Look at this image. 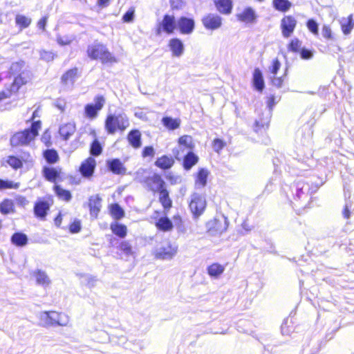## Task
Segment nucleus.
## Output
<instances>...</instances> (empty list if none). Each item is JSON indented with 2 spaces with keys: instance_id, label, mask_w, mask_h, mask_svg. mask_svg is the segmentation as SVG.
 <instances>
[{
  "instance_id": "nucleus-31",
  "label": "nucleus",
  "mask_w": 354,
  "mask_h": 354,
  "mask_svg": "<svg viewBox=\"0 0 354 354\" xmlns=\"http://www.w3.org/2000/svg\"><path fill=\"white\" fill-rule=\"evenodd\" d=\"M110 229L114 234L120 238L123 239L127 236V228L123 224L117 222L112 223L110 225Z\"/></svg>"
},
{
  "instance_id": "nucleus-38",
  "label": "nucleus",
  "mask_w": 354,
  "mask_h": 354,
  "mask_svg": "<svg viewBox=\"0 0 354 354\" xmlns=\"http://www.w3.org/2000/svg\"><path fill=\"white\" fill-rule=\"evenodd\" d=\"M272 3L277 10L283 12H287L292 6L289 0H273Z\"/></svg>"
},
{
  "instance_id": "nucleus-47",
  "label": "nucleus",
  "mask_w": 354,
  "mask_h": 354,
  "mask_svg": "<svg viewBox=\"0 0 354 354\" xmlns=\"http://www.w3.org/2000/svg\"><path fill=\"white\" fill-rule=\"evenodd\" d=\"M102 151V147L98 140L95 139L91 145L90 153L93 156H98Z\"/></svg>"
},
{
  "instance_id": "nucleus-6",
  "label": "nucleus",
  "mask_w": 354,
  "mask_h": 354,
  "mask_svg": "<svg viewBox=\"0 0 354 354\" xmlns=\"http://www.w3.org/2000/svg\"><path fill=\"white\" fill-rule=\"evenodd\" d=\"M178 252V246L172 244L169 240L165 241L155 250L156 258L162 260L171 259Z\"/></svg>"
},
{
  "instance_id": "nucleus-9",
  "label": "nucleus",
  "mask_w": 354,
  "mask_h": 354,
  "mask_svg": "<svg viewBox=\"0 0 354 354\" xmlns=\"http://www.w3.org/2000/svg\"><path fill=\"white\" fill-rule=\"evenodd\" d=\"M228 225L227 218L222 215L208 223L209 231L213 234H221L227 230Z\"/></svg>"
},
{
  "instance_id": "nucleus-53",
  "label": "nucleus",
  "mask_w": 354,
  "mask_h": 354,
  "mask_svg": "<svg viewBox=\"0 0 354 354\" xmlns=\"http://www.w3.org/2000/svg\"><path fill=\"white\" fill-rule=\"evenodd\" d=\"M73 39H74V38L73 37L68 36V35H65V36L57 35V42L60 46L69 45L73 41Z\"/></svg>"
},
{
  "instance_id": "nucleus-27",
  "label": "nucleus",
  "mask_w": 354,
  "mask_h": 354,
  "mask_svg": "<svg viewBox=\"0 0 354 354\" xmlns=\"http://www.w3.org/2000/svg\"><path fill=\"white\" fill-rule=\"evenodd\" d=\"M256 17L254 10L250 7L245 8L241 13L237 15L239 20L244 22H252Z\"/></svg>"
},
{
  "instance_id": "nucleus-36",
  "label": "nucleus",
  "mask_w": 354,
  "mask_h": 354,
  "mask_svg": "<svg viewBox=\"0 0 354 354\" xmlns=\"http://www.w3.org/2000/svg\"><path fill=\"white\" fill-rule=\"evenodd\" d=\"M340 24L343 33L346 35L350 34L354 26L353 15H350L347 19H342Z\"/></svg>"
},
{
  "instance_id": "nucleus-1",
  "label": "nucleus",
  "mask_w": 354,
  "mask_h": 354,
  "mask_svg": "<svg viewBox=\"0 0 354 354\" xmlns=\"http://www.w3.org/2000/svg\"><path fill=\"white\" fill-rule=\"evenodd\" d=\"M25 62L19 61L14 62L10 68V74L15 76L14 81L10 86V91L17 92L19 88L26 84L31 77L30 72L25 68Z\"/></svg>"
},
{
  "instance_id": "nucleus-52",
  "label": "nucleus",
  "mask_w": 354,
  "mask_h": 354,
  "mask_svg": "<svg viewBox=\"0 0 354 354\" xmlns=\"http://www.w3.org/2000/svg\"><path fill=\"white\" fill-rule=\"evenodd\" d=\"M7 162L10 166L15 169L22 167V162L19 158L15 156H9Z\"/></svg>"
},
{
  "instance_id": "nucleus-46",
  "label": "nucleus",
  "mask_w": 354,
  "mask_h": 354,
  "mask_svg": "<svg viewBox=\"0 0 354 354\" xmlns=\"http://www.w3.org/2000/svg\"><path fill=\"white\" fill-rule=\"evenodd\" d=\"M31 21L30 18L23 15H17L15 17L16 24L21 29L28 28L30 25Z\"/></svg>"
},
{
  "instance_id": "nucleus-64",
  "label": "nucleus",
  "mask_w": 354,
  "mask_h": 354,
  "mask_svg": "<svg viewBox=\"0 0 354 354\" xmlns=\"http://www.w3.org/2000/svg\"><path fill=\"white\" fill-rule=\"evenodd\" d=\"M55 106L61 111H64L66 108V102L63 99H57L54 103Z\"/></svg>"
},
{
  "instance_id": "nucleus-26",
  "label": "nucleus",
  "mask_w": 354,
  "mask_h": 354,
  "mask_svg": "<svg viewBox=\"0 0 354 354\" xmlns=\"http://www.w3.org/2000/svg\"><path fill=\"white\" fill-rule=\"evenodd\" d=\"M127 139L133 147L139 148L141 146V133L139 130L134 129L129 131Z\"/></svg>"
},
{
  "instance_id": "nucleus-50",
  "label": "nucleus",
  "mask_w": 354,
  "mask_h": 354,
  "mask_svg": "<svg viewBox=\"0 0 354 354\" xmlns=\"http://www.w3.org/2000/svg\"><path fill=\"white\" fill-rule=\"evenodd\" d=\"M322 34L324 38L327 40H334V35L329 25L324 24L322 28Z\"/></svg>"
},
{
  "instance_id": "nucleus-41",
  "label": "nucleus",
  "mask_w": 354,
  "mask_h": 354,
  "mask_svg": "<svg viewBox=\"0 0 354 354\" xmlns=\"http://www.w3.org/2000/svg\"><path fill=\"white\" fill-rule=\"evenodd\" d=\"M162 124L170 130H175L180 126V120L178 119H174L171 117H164L162 119Z\"/></svg>"
},
{
  "instance_id": "nucleus-10",
  "label": "nucleus",
  "mask_w": 354,
  "mask_h": 354,
  "mask_svg": "<svg viewBox=\"0 0 354 354\" xmlns=\"http://www.w3.org/2000/svg\"><path fill=\"white\" fill-rule=\"evenodd\" d=\"M94 104H88L85 106V115L91 119L97 117V113L100 111L105 103V99L102 95H97L94 99Z\"/></svg>"
},
{
  "instance_id": "nucleus-39",
  "label": "nucleus",
  "mask_w": 354,
  "mask_h": 354,
  "mask_svg": "<svg viewBox=\"0 0 354 354\" xmlns=\"http://www.w3.org/2000/svg\"><path fill=\"white\" fill-rule=\"evenodd\" d=\"M156 225L159 230L164 232L169 231L173 228V223L167 217H161Z\"/></svg>"
},
{
  "instance_id": "nucleus-13",
  "label": "nucleus",
  "mask_w": 354,
  "mask_h": 354,
  "mask_svg": "<svg viewBox=\"0 0 354 354\" xmlns=\"http://www.w3.org/2000/svg\"><path fill=\"white\" fill-rule=\"evenodd\" d=\"M145 183L148 189L153 192H158L165 187V181L162 180L161 176L157 174H153L152 176L146 178Z\"/></svg>"
},
{
  "instance_id": "nucleus-30",
  "label": "nucleus",
  "mask_w": 354,
  "mask_h": 354,
  "mask_svg": "<svg viewBox=\"0 0 354 354\" xmlns=\"http://www.w3.org/2000/svg\"><path fill=\"white\" fill-rule=\"evenodd\" d=\"M77 75V68H74L67 71L62 76V82L65 85H73L75 81L76 77Z\"/></svg>"
},
{
  "instance_id": "nucleus-56",
  "label": "nucleus",
  "mask_w": 354,
  "mask_h": 354,
  "mask_svg": "<svg viewBox=\"0 0 354 354\" xmlns=\"http://www.w3.org/2000/svg\"><path fill=\"white\" fill-rule=\"evenodd\" d=\"M134 12L135 11L132 8L128 10L123 15L122 20L127 23L132 22L134 19Z\"/></svg>"
},
{
  "instance_id": "nucleus-54",
  "label": "nucleus",
  "mask_w": 354,
  "mask_h": 354,
  "mask_svg": "<svg viewBox=\"0 0 354 354\" xmlns=\"http://www.w3.org/2000/svg\"><path fill=\"white\" fill-rule=\"evenodd\" d=\"M40 57L46 62H50L54 59L55 54L51 51L41 50L40 52Z\"/></svg>"
},
{
  "instance_id": "nucleus-63",
  "label": "nucleus",
  "mask_w": 354,
  "mask_h": 354,
  "mask_svg": "<svg viewBox=\"0 0 354 354\" xmlns=\"http://www.w3.org/2000/svg\"><path fill=\"white\" fill-rule=\"evenodd\" d=\"M272 83L274 86H277V88L281 87L283 82V77H277L275 75H273V77H271Z\"/></svg>"
},
{
  "instance_id": "nucleus-60",
  "label": "nucleus",
  "mask_w": 354,
  "mask_h": 354,
  "mask_svg": "<svg viewBox=\"0 0 354 354\" xmlns=\"http://www.w3.org/2000/svg\"><path fill=\"white\" fill-rule=\"evenodd\" d=\"M280 67V62L278 60V59H273L272 65L270 66L269 69L270 73L275 75L279 70Z\"/></svg>"
},
{
  "instance_id": "nucleus-34",
  "label": "nucleus",
  "mask_w": 354,
  "mask_h": 354,
  "mask_svg": "<svg viewBox=\"0 0 354 354\" xmlns=\"http://www.w3.org/2000/svg\"><path fill=\"white\" fill-rule=\"evenodd\" d=\"M42 174L44 178L50 182H55L59 176V172L53 167H44Z\"/></svg>"
},
{
  "instance_id": "nucleus-59",
  "label": "nucleus",
  "mask_w": 354,
  "mask_h": 354,
  "mask_svg": "<svg viewBox=\"0 0 354 354\" xmlns=\"http://www.w3.org/2000/svg\"><path fill=\"white\" fill-rule=\"evenodd\" d=\"M300 57L303 59H310L313 57V52L306 48H302L300 50Z\"/></svg>"
},
{
  "instance_id": "nucleus-58",
  "label": "nucleus",
  "mask_w": 354,
  "mask_h": 354,
  "mask_svg": "<svg viewBox=\"0 0 354 354\" xmlns=\"http://www.w3.org/2000/svg\"><path fill=\"white\" fill-rule=\"evenodd\" d=\"M81 230V223L79 220H75L69 227V231L72 234L77 233Z\"/></svg>"
},
{
  "instance_id": "nucleus-40",
  "label": "nucleus",
  "mask_w": 354,
  "mask_h": 354,
  "mask_svg": "<svg viewBox=\"0 0 354 354\" xmlns=\"http://www.w3.org/2000/svg\"><path fill=\"white\" fill-rule=\"evenodd\" d=\"M178 146L185 147L187 150L192 151L194 147L193 139L190 136L185 135L179 138Z\"/></svg>"
},
{
  "instance_id": "nucleus-3",
  "label": "nucleus",
  "mask_w": 354,
  "mask_h": 354,
  "mask_svg": "<svg viewBox=\"0 0 354 354\" xmlns=\"http://www.w3.org/2000/svg\"><path fill=\"white\" fill-rule=\"evenodd\" d=\"M40 127V120L33 122L30 128L14 134L10 138V145L12 147L28 145L38 135Z\"/></svg>"
},
{
  "instance_id": "nucleus-51",
  "label": "nucleus",
  "mask_w": 354,
  "mask_h": 354,
  "mask_svg": "<svg viewBox=\"0 0 354 354\" xmlns=\"http://www.w3.org/2000/svg\"><path fill=\"white\" fill-rule=\"evenodd\" d=\"M19 187V183H13L12 181L4 180L0 178V189H18Z\"/></svg>"
},
{
  "instance_id": "nucleus-55",
  "label": "nucleus",
  "mask_w": 354,
  "mask_h": 354,
  "mask_svg": "<svg viewBox=\"0 0 354 354\" xmlns=\"http://www.w3.org/2000/svg\"><path fill=\"white\" fill-rule=\"evenodd\" d=\"M225 145V142L219 138L214 139L213 141V149L216 152L218 153L224 148Z\"/></svg>"
},
{
  "instance_id": "nucleus-42",
  "label": "nucleus",
  "mask_w": 354,
  "mask_h": 354,
  "mask_svg": "<svg viewBox=\"0 0 354 354\" xmlns=\"http://www.w3.org/2000/svg\"><path fill=\"white\" fill-rule=\"evenodd\" d=\"M54 190L59 198L67 202L71 201L72 196L68 190L63 189L60 185H55Z\"/></svg>"
},
{
  "instance_id": "nucleus-62",
  "label": "nucleus",
  "mask_w": 354,
  "mask_h": 354,
  "mask_svg": "<svg viewBox=\"0 0 354 354\" xmlns=\"http://www.w3.org/2000/svg\"><path fill=\"white\" fill-rule=\"evenodd\" d=\"M155 151L153 147L148 146L145 147L142 150V156L143 157H152L154 156Z\"/></svg>"
},
{
  "instance_id": "nucleus-22",
  "label": "nucleus",
  "mask_w": 354,
  "mask_h": 354,
  "mask_svg": "<svg viewBox=\"0 0 354 354\" xmlns=\"http://www.w3.org/2000/svg\"><path fill=\"white\" fill-rule=\"evenodd\" d=\"M33 276L36 279L37 284L41 286L44 288L48 286L51 283V281L46 272L41 270H36L33 273Z\"/></svg>"
},
{
  "instance_id": "nucleus-11",
  "label": "nucleus",
  "mask_w": 354,
  "mask_h": 354,
  "mask_svg": "<svg viewBox=\"0 0 354 354\" xmlns=\"http://www.w3.org/2000/svg\"><path fill=\"white\" fill-rule=\"evenodd\" d=\"M297 26V21L294 17L288 15L285 16L281 20V29L282 35L285 38H288L294 32Z\"/></svg>"
},
{
  "instance_id": "nucleus-37",
  "label": "nucleus",
  "mask_w": 354,
  "mask_h": 354,
  "mask_svg": "<svg viewBox=\"0 0 354 354\" xmlns=\"http://www.w3.org/2000/svg\"><path fill=\"white\" fill-rule=\"evenodd\" d=\"M225 268L219 263H213L207 267L208 274L214 278L218 277L223 272Z\"/></svg>"
},
{
  "instance_id": "nucleus-16",
  "label": "nucleus",
  "mask_w": 354,
  "mask_h": 354,
  "mask_svg": "<svg viewBox=\"0 0 354 354\" xmlns=\"http://www.w3.org/2000/svg\"><path fill=\"white\" fill-rule=\"evenodd\" d=\"M95 166V160L92 157H89L81 164L80 171L83 177L89 178L93 176Z\"/></svg>"
},
{
  "instance_id": "nucleus-8",
  "label": "nucleus",
  "mask_w": 354,
  "mask_h": 354,
  "mask_svg": "<svg viewBox=\"0 0 354 354\" xmlns=\"http://www.w3.org/2000/svg\"><path fill=\"white\" fill-rule=\"evenodd\" d=\"M176 28V20L174 15H165L162 20L157 25L156 33L160 35L162 32L168 35L172 34Z\"/></svg>"
},
{
  "instance_id": "nucleus-12",
  "label": "nucleus",
  "mask_w": 354,
  "mask_h": 354,
  "mask_svg": "<svg viewBox=\"0 0 354 354\" xmlns=\"http://www.w3.org/2000/svg\"><path fill=\"white\" fill-rule=\"evenodd\" d=\"M195 27V22L192 18L187 17H180L176 21V28L180 32L184 35L191 34Z\"/></svg>"
},
{
  "instance_id": "nucleus-57",
  "label": "nucleus",
  "mask_w": 354,
  "mask_h": 354,
  "mask_svg": "<svg viewBox=\"0 0 354 354\" xmlns=\"http://www.w3.org/2000/svg\"><path fill=\"white\" fill-rule=\"evenodd\" d=\"M300 46L301 41L298 39H294L290 42L288 49L292 52H298Z\"/></svg>"
},
{
  "instance_id": "nucleus-4",
  "label": "nucleus",
  "mask_w": 354,
  "mask_h": 354,
  "mask_svg": "<svg viewBox=\"0 0 354 354\" xmlns=\"http://www.w3.org/2000/svg\"><path fill=\"white\" fill-rule=\"evenodd\" d=\"M87 55L91 59H100L102 63L116 62L115 57L109 51L105 45L100 42H94L87 48Z\"/></svg>"
},
{
  "instance_id": "nucleus-44",
  "label": "nucleus",
  "mask_w": 354,
  "mask_h": 354,
  "mask_svg": "<svg viewBox=\"0 0 354 354\" xmlns=\"http://www.w3.org/2000/svg\"><path fill=\"white\" fill-rule=\"evenodd\" d=\"M110 212L112 216L116 220L121 219L124 216V211L118 203H114L111 205Z\"/></svg>"
},
{
  "instance_id": "nucleus-7",
  "label": "nucleus",
  "mask_w": 354,
  "mask_h": 354,
  "mask_svg": "<svg viewBox=\"0 0 354 354\" xmlns=\"http://www.w3.org/2000/svg\"><path fill=\"white\" fill-rule=\"evenodd\" d=\"M206 207L205 198L198 194L194 193L191 196L189 209L194 218H198L205 211Z\"/></svg>"
},
{
  "instance_id": "nucleus-33",
  "label": "nucleus",
  "mask_w": 354,
  "mask_h": 354,
  "mask_svg": "<svg viewBox=\"0 0 354 354\" xmlns=\"http://www.w3.org/2000/svg\"><path fill=\"white\" fill-rule=\"evenodd\" d=\"M88 206L91 214H97L100 210L102 199L99 195H93L89 198Z\"/></svg>"
},
{
  "instance_id": "nucleus-32",
  "label": "nucleus",
  "mask_w": 354,
  "mask_h": 354,
  "mask_svg": "<svg viewBox=\"0 0 354 354\" xmlns=\"http://www.w3.org/2000/svg\"><path fill=\"white\" fill-rule=\"evenodd\" d=\"M11 243L18 247H23L28 243V236L22 232H15L11 236Z\"/></svg>"
},
{
  "instance_id": "nucleus-14",
  "label": "nucleus",
  "mask_w": 354,
  "mask_h": 354,
  "mask_svg": "<svg viewBox=\"0 0 354 354\" xmlns=\"http://www.w3.org/2000/svg\"><path fill=\"white\" fill-rule=\"evenodd\" d=\"M295 193V198L299 200H306L310 195V187L308 183L302 180H299L293 185Z\"/></svg>"
},
{
  "instance_id": "nucleus-28",
  "label": "nucleus",
  "mask_w": 354,
  "mask_h": 354,
  "mask_svg": "<svg viewBox=\"0 0 354 354\" xmlns=\"http://www.w3.org/2000/svg\"><path fill=\"white\" fill-rule=\"evenodd\" d=\"M75 131V126L72 123H67L62 125L59 127V133L61 137L65 140L69 139V138Z\"/></svg>"
},
{
  "instance_id": "nucleus-29",
  "label": "nucleus",
  "mask_w": 354,
  "mask_h": 354,
  "mask_svg": "<svg viewBox=\"0 0 354 354\" xmlns=\"http://www.w3.org/2000/svg\"><path fill=\"white\" fill-rule=\"evenodd\" d=\"M159 201L165 209H169L172 206V201L169 198V192L166 187H163L159 192Z\"/></svg>"
},
{
  "instance_id": "nucleus-35",
  "label": "nucleus",
  "mask_w": 354,
  "mask_h": 354,
  "mask_svg": "<svg viewBox=\"0 0 354 354\" xmlns=\"http://www.w3.org/2000/svg\"><path fill=\"white\" fill-rule=\"evenodd\" d=\"M119 250H120L126 257H132L134 255V251L131 243L129 241H122L118 246Z\"/></svg>"
},
{
  "instance_id": "nucleus-49",
  "label": "nucleus",
  "mask_w": 354,
  "mask_h": 354,
  "mask_svg": "<svg viewBox=\"0 0 354 354\" xmlns=\"http://www.w3.org/2000/svg\"><path fill=\"white\" fill-rule=\"evenodd\" d=\"M82 278V282L84 283V284L88 288H91L96 286L97 279L95 277L91 274H84Z\"/></svg>"
},
{
  "instance_id": "nucleus-2",
  "label": "nucleus",
  "mask_w": 354,
  "mask_h": 354,
  "mask_svg": "<svg viewBox=\"0 0 354 354\" xmlns=\"http://www.w3.org/2000/svg\"><path fill=\"white\" fill-rule=\"evenodd\" d=\"M39 326L45 328L57 326H66L69 322V317L64 313L56 311H43L38 315Z\"/></svg>"
},
{
  "instance_id": "nucleus-43",
  "label": "nucleus",
  "mask_w": 354,
  "mask_h": 354,
  "mask_svg": "<svg viewBox=\"0 0 354 354\" xmlns=\"http://www.w3.org/2000/svg\"><path fill=\"white\" fill-rule=\"evenodd\" d=\"M15 205L12 200L5 199L0 204V212L3 214L14 212Z\"/></svg>"
},
{
  "instance_id": "nucleus-20",
  "label": "nucleus",
  "mask_w": 354,
  "mask_h": 354,
  "mask_svg": "<svg viewBox=\"0 0 354 354\" xmlns=\"http://www.w3.org/2000/svg\"><path fill=\"white\" fill-rule=\"evenodd\" d=\"M49 204L45 201H39L34 206V213L37 218L44 219L49 210Z\"/></svg>"
},
{
  "instance_id": "nucleus-18",
  "label": "nucleus",
  "mask_w": 354,
  "mask_h": 354,
  "mask_svg": "<svg viewBox=\"0 0 354 354\" xmlns=\"http://www.w3.org/2000/svg\"><path fill=\"white\" fill-rule=\"evenodd\" d=\"M216 10L223 15H230L233 8L232 0H213Z\"/></svg>"
},
{
  "instance_id": "nucleus-25",
  "label": "nucleus",
  "mask_w": 354,
  "mask_h": 354,
  "mask_svg": "<svg viewBox=\"0 0 354 354\" xmlns=\"http://www.w3.org/2000/svg\"><path fill=\"white\" fill-rule=\"evenodd\" d=\"M252 81L255 89L261 92L264 88V80L262 73L258 68H255L254 71Z\"/></svg>"
},
{
  "instance_id": "nucleus-5",
  "label": "nucleus",
  "mask_w": 354,
  "mask_h": 354,
  "mask_svg": "<svg viewBox=\"0 0 354 354\" xmlns=\"http://www.w3.org/2000/svg\"><path fill=\"white\" fill-rule=\"evenodd\" d=\"M129 126V119L124 113L109 114L105 120V129L109 134H114L117 130L123 131Z\"/></svg>"
},
{
  "instance_id": "nucleus-19",
  "label": "nucleus",
  "mask_w": 354,
  "mask_h": 354,
  "mask_svg": "<svg viewBox=\"0 0 354 354\" xmlns=\"http://www.w3.org/2000/svg\"><path fill=\"white\" fill-rule=\"evenodd\" d=\"M108 169L115 174H124L126 168L120 159L114 158L107 161Z\"/></svg>"
},
{
  "instance_id": "nucleus-21",
  "label": "nucleus",
  "mask_w": 354,
  "mask_h": 354,
  "mask_svg": "<svg viewBox=\"0 0 354 354\" xmlns=\"http://www.w3.org/2000/svg\"><path fill=\"white\" fill-rule=\"evenodd\" d=\"M198 157L192 151H188L185 155L183 156V165L185 170H190L198 162Z\"/></svg>"
},
{
  "instance_id": "nucleus-23",
  "label": "nucleus",
  "mask_w": 354,
  "mask_h": 354,
  "mask_svg": "<svg viewBox=\"0 0 354 354\" xmlns=\"http://www.w3.org/2000/svg\"><path fill=\"white\" fill-rule=\"evenodd\" d=\"M209 174V171L205 168H201L196 175L195 185L198 188H203L207 185V179Z\"/></svg>"
},
{
  "instance_id": "nucleus-61",
  "label": "nucleus",
  "mask_w": 354,
  "mask_h": 354,
  "mask_svg": "<svg viewBox=\"0 0 354 354\" xmlns=\"http://www.w3.org/2000/svg\"><path fill=\"white\" fill-rule=\"evenodd\" d=\"M288 321L287 319V320H284L281 324V330L282 335H289L292 331V328H290V326L288 325Z\"/></svg>"
},
{
  "instance_id": "nucleus-17",
  "label": "nucleus",
  "mask_w": 354,
  "mask_h": 354,
  "mask_svg": "<svg viewBox=\"0 0 354 354\" xmlns=\"http://www.w3.org/2000/svg\"><path fill=\"white\" fill-rule=\"evenodd\" d=\"M168 46L171 51L173 57H180L184 53V44L183 41L178 38L171 39L169 41Z\"/></svg>"
},
{
  "instance_id": "nucleus-45",
  "label": "nucleus",
  "mask_w": 354,
  "mask_h": 354,
  "mask_svg": "<svg viewBox=\"0 0 354 354\" xmlns=\"http://www.w3.org/2000/svg\"><path fill=\"white\" fill-rule=\"evenodd\" d=\"M44 157L49 164L55 163L59 158L58 153L55 149H47L44 152Z\"/></svg>"
},
{
  "instance_id": "nucleus-48",
  "label": "nucleus",
  "mask_w": 354,
  "mask_h": 354,
  "mask_svg": "<svg viewBox=\"0 0 354 354\" xmlns=\"http://www.w3.org/2000/svg\"><path fill=\"white\" fill-rule=\"evenodd\" d=\"M306 26L314 35L317 36L319 35V24L315 19H308L306 22Z\"/></svg>"
},
{
  "instance_id": "nucleus-24",
  "label": "nucleus",
  "mask_w": 354,
  "mask_h": 354,
  "mask_svg": "<svg viewBox=\"0 0 354 354\" xmlns=\"http://www.w3.org/2000/svg\"><path fill=\"white\" fill-rule=\"evenodd\" d=\"M174 164V160L172 157L164 155L155 162V165L163 170L170 169Z\"/></svg>"
},
{
  "instance_id": "nucleus-15",
  "label": "nucleus",
  "mask_w": 354,
  "mask_h": 354,
  "mask_svg": "<svg viewBox=\"0 0 354 354\" xmlns=\"http://www.w3.org/2000/svg\"><path fill=\"white\" fill-rule=\"evenodd\" d=\"M203 26L208 30H216L222 25V18L217 14L209 13L202 19Z\"/></svg>"
}]
</instances>
